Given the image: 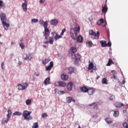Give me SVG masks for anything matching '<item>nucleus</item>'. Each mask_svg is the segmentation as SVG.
<instances>
[{"label": "nucleus", "instance_id": "f257e3e1", "mask_svg": "<svg viewBox=\"0 0 128 128\" xmlns=\"http://www.w3.org/2000/svg\"><path fill=\"white\" fill-rule=\"evenodd\" d=\"M80 28L79 24H76L74 28L70 29V36L73 40H76L78 36V32H80Z\"/></svg>", "mask_w": 128, "mask_h": 128}, {"label": "nucleus", "instance_id": "f03ea898", "mask_svg": "<svg viewBox=\"0 0 128 128\" xmlns=\"http://www.w3.org/2000/svg\"><path fill=\"white\" fill-rule=\"evenodd\" d=\"M30 114L32 112H28V110H24L22 112V116L24 120H30L32 118V116H30Z\"/></svg>", "mask_w": 128, "mask_h": 128}, {"label": "nucleus", "instance_id": "7ed1b4c3", "mask_svg": "<svg viewBox=\"0 0 128 128\" xmlns=\"http://www.w3.org/2000/svg\"><path fill=\"white\" fill-rule=\"evenodd\" d=\"M89 34L91 35L92 38L94 40H95L96 38L98 40L100 38L99 32H97L96 34V32H94V30H90Z\"/></svg>", "mask_w": 128, "mask_h": 128}, {"label": "nucleus", "instance_id": "20e7f679", "mask_svg": "<svg viewBox=\"0 0 128 128\" xmlns=\"http://www.w3.org/2000/svg\"><path fill=\"white\" fill-rule=\"evenodd\" d=\"M48 21L46 20V22H44V32H45L46 36H47V37L48 38V36L50 34V31L49 28H48Z\"/></svg>", "mask_w": 128, "mask_h": 128}, {"label": "nucleus", "instance_id": "39448f33", "mask_svg": "<svg viewBox=\"0 0 128 128\" xmlns=\"http://www.w3.org/2000/svg\"><path fill=\"white\" fill-rule=\"evenodd\" d=\"M74 59V62L75 64H78L79 62V60H80L81 56L80 54H76L73 56Z\"/></svg>", "mask_w": 128, "mask_h": 128}, {"label": "nucleus", "instance_id": "423d86ee", "mask_svg": "<svg viewBox=\"0 0 128 128\" xmlns=\"http://www.w3.org/2000/svg\"><path fill=\"white\" fill-rule=\"evenodd\" d=\"M6 14H4V12H1L0 13V20L2 22L4 28V22L6 20Z\"/></svg>", "mask_w": 128, "mask_h": 128}, {"label": "nucleus", "instance_id": "0eeeda50", "mask_svg": "<svg viewBox=\"0 0 128 128\" xmlns=\"http://www.w3.org/2000/svg\"><path fill=\"white\" fill-rule=\"evenodd\" d=\"M28 84L27 82H25L24 84H18V90H26L28 86Z\"/></svg>", "mask_w": 128, "mask_h": 128}, {"label": "nucleus", "instance_id": "6e6552de", "mask_svg": "<svg viewBox=\"0 0 128 128\" xmlns=\"http://www.w3.org/2000/svg\"><path fill=\"white\" fill-rule=\"evenodd\" d=\"M24 2L22 4V7L23 8V10L24 12H27L28 10V2H27L26 0H24Z\"/></svg>", "mask_w": 128, "mask_h": 128}, {"label": "nucleus", "instance_id": "1a4fd4ad", "mask_svg": "<svg viewBox=\"0 0 128 128\" xmlns=\"http://www.w3.org/2000/svg\"><path fill=\"white\" fill-rule=\"evenodd\" d=\"M88 94H94L96 90L94 88H88Z\"/></svg>", "mask_w": 128, "mask_h": 128}, {"label": "nucleus", "instance_id": "9d476101", "mask_svg": "<svg viewBox=\"0 0 128 128\" xmlns=\"http://www.w3.org/2000/svg\"><path fill=\"white\" fill-rule=\"evenodd\" d=\"M6 20H4V30H9V28H10V24H8L6 22Z\"/></svg>", "mask_w": 128, "mask_h": 128}, {"label": "nucleus", "instance_id": "9b49d317", "mask_svg": "<svg viewBox=\"0 0 128 128\" xmlns=\"http://www.w3.org/2000/svg\"><path fill=\"white\" fill-rule=\"evenodd\" d=\"M66 100L68 104H70V102H72V101L74 102H76L75 100H74L72 98V96H68L66 98Z\"/></svg>", "mask_w": 128, "mask_h": 128}, {"label": "nucleus", "instance_id": "f8f14e48", "mask_svg": "<svg viewBox=\"0 0 128 128\" xmlns=\"http://www.w3.org/2000/svg\"><path fill=\"white\" fill-rule=\"evenodd\" d=\"M58 20L56 18H54V20H52L50 21V24H52V26H56L58 24Z\"/></svg>", "mask_w": 128, "mask_h": 128}, {"label": "nucleus", "instance_id": "ddd939ff", "mask_svg": "<svg viewBox=\"0 0 128 128\" xmlns=\"http://www.w3.org/2000/svg\"><path fill=\"white\" fill-rule=\"evenodd\" d=\"M54 66V62H50L49 66H46V70H50Z\"/></svg>", "mask_w": 128, "mask_h": 128}, {"label": "nucleus", "instance_id": "4468645a", "mask_svg": "<svg viewBox=\"0 0 128 128\" xmlns=\"http://www.w3.org/2000/svg\"><path fill=\"white\" fill-rule=\"evenodd\" d=\"M73 86V82H70L67 84V88L68 90H72Z\"/></svg>", "mask_w": 128, "mask_h": 128}, {"label": "nucleus", "instance_id": "2eb2a0df", "mask_svg": "<svg viewBox=\"0 0 128 128\" xmlns=\"http://www.w3.org/2000/svg\"><path fill=\"white\" fill-rule=\"evenodd\" d=\"M114 106L116 108H122V106H124V104L122 102H117L114 104Z\"/></svg>", "mask_w": 128, "mask_h": 128}, {"label": "nucleus", "instance_id": "dca6fc26", "mask_svg": "<svg viewBox=\"0 0 128 128\" xmlns=\"http://www.w3.org/2000/svg\"><path fill=\"white\" fill-rule=\"evenodd\" d=\"M50 78H46L44 82V84L45 86H47L48 84H50Z\"/></svg>", "mask_w": 128, "mask_h": 128}, {"label": "nucleus", "instance_id": "f3484780", "mask_svg": "<svg viewBox=\"0 0 128 128\" xmlns=\"http://www.w3.org/2000/svg\"><path fill=\"white\" fill-rule=\"evenodd\" d=\"M88 62H89V64H88V68L89 70H91L92 69L94 68V62H91L90 60H89Z\"/></svg>", "mask_w": 128, "mask_h": 128}, {"label": "nucleus", "instance_id": "a211bd4d", "mask_svg": "<svg viewBox=\"0 0 128 128\" xmlns=\"http://www.w3.org/2000/svg\"><path fill=\"white\" fill-rule=\"evenodd\" d=\"M76 42H83L82 36H78V34Z\"/></svg>", "mask_w": 128, "mask_h": 128}, {"label": "nucleus", "instance_id": "6ab92c4d", "mask_svg": "<svg viewBox=\"0 0 128 128\" xmlns=\"http://www.w3.org/2000/svg\"><path fill=\"white\" fill-rule=\"evenodd\" d=\"M80 91L84 92H88V88H86V86H82L80 88Z\"/></svg>", "mask_w": 128, "mask_h": 128}, {"label": "nucleus", "instance_id": "aec40b11", "mask_svg": "<svg viewBox=\"0 0 128 128\" xmlns=\"http://www.w3.org/2000/svg\"><path fill=\"white\" fill-rule=\"evenodd\" d=\"M8 114H7V118H8V122L9 120V118H11V114H12V112L11 110H8Z\"/></svg>", "mask_w": 128, "mask_h": 128}, {"label": "nucleus", "instance_id": "412c9836", "mask_svg": "<svg viewBox=\"0 0 128 128\" xmlns=\"http://www.w3.org/2000/svg\"><path fill=\"white\" fill-rule=\"evenodd\" d=\"M68 76L66 74H64L61 75V78L63 80H68Z\"/></svg>", "mask_w": 128, "mask_h": 128}, {"label": "nucleus", "instance_id": "4be33fe9", "mask_svg": "<svg viewBox=\"0 0 128 128\" xmlns=\"http://www.w3.org/2000/svg\"><path fill=\"white\" fill-rule=\"evenodd\" d=\"M111 64H114V62H113V60L112 58H109L106 66H111Z\"/></svg>", "mask_w": 128, "mask_h": 128}, {"label": "nucleus", "instance_id": "5701e85b", "mask_svg": "<svg viewBox=\"0 0 128 128\" xmlns=\"http://www.w3.org/2000/svg\"><path fill=\"white\" fill-rule=\"evenodd\" d=\"M89 106H94V110H98V104H96V102H92V104H90Z\"/></svg>", "mask_w": 128, "mask_h": 128}, {"label": "nucleus", "instance_id": "b1692460", "mask_svg": "<svg viewBox=\"0 0 128 128\" xmlns=\"http://www.w3.org/2000/svg\"><path fill=\"white\" fill-rule=\"evenodd\" d=\"M58 86H66V82H58Z\"/></svg>", "mask_w": 128, "mask_h": 128}, {"label": "nucleus", "instance_id": "393cba45", "mask_svg": "<svg viewBox=\"0 0 128 128\" xmlns=\"http://www.w3.org/2000/svg\"><path fill=\"white\" fill-rule=\"evenodd\" d=\"M104 18H100V20H98L97 24H98V26H101L102 24H104Z\"/></svg>", "mask_w": 128, "mask_h": 128}, {"label": "nucleus", "instance_id": "a878e982", "mask_svg": "<svg viewBox=\"0 0 128 128\" xmlns=\"http://www.w3.org/2000/svg\"><path fill=\"white\" fill-rule=\"evenodd\" d=\"M100 43L102 44V48L106 46V40H100Z\"/></svg>", "mask_w": 128, "mask_h": 128}, {"label": "nucleus", "instance_id": "bb28decb", "mask_svg": "<svg viewBox=\"0 0 128 128\" xmlns=\"http://www.w3.org/2000/svg\"><path fill=\"white\" fill-rule=\"evenodd\" d=\"M74 68H73L72 66H70L68 68V72L70 74H72V72H74Z\"/></svg>", "mask_w": 128, "mask_h": 128}, {"label": "nucleus", "instance_id": "cd10ccee", "mask_svg": "<svg viewBox=\"0 0 128 128\" xmlns=\"http://www.w3.org/2000/svg\"><path fill=\"white\" fill-rule=\"evenodd\" d=\"M108 12V8L106 4H104V6H102V12L106 13Z\"/></svg>", "mask_w": 128, "mask_h": 128}, {"label": "nucleus", "instance_id": "c85d7f7f", "mask_svg": "<svg viewBox=\"0 0 128 128\" xmlns=\"http://www.w3.org/2000/svg\"><path fill=\"white\" fill-rule=\"evenodd\" d=\"M8 122V116H6V118H4L2 119V124H6Z\"/></svg>", "mask_w": 128, "mask_h": 128}, {"label": "nucleus", "instance_id": "c756f323", "mask_svg": "<svg viewBox=\"0 0 128 128\" xmlns=\"http://www.w3.org/2000/svg\"><path fill=\"white\" fill-rule=\"evenodd\" d=\"M6 6L4 4V2L2 0H0V8H5Z\"/></svg>", "mask_w": 128, "mask_h": 128}, {"label": "nucleus", "instance_id": "7c9ffc66", "mask_svg": "<svg viewBox=\"0 0 128 128\" xmlns=\"http://www.w3.org/2000/svg\"><path fill=\"white\" fill-rule=\"evenodd\" d=\"M70 50L72 54H74L75 52H77L78 50H77L76 48H74V46H72L70 48Z\"/></svg>", "mask_w": 128, "mask_h": 128}, {"label": "nucleus", "instance_id": "2f4dec72", "mask_svg": "<svg viewBox=\"0 0 128 128\" xmlns=\"http://www.w3.org/2000/svg\"><path fill=\"white\" fill-rule=\"evenodd\" d=\"M50 58H47L46 60H44L42 61V63L44 64H48V62H50Z\"/></svg>", "mask_w": 128, "mask_h": 128}, {"label": "nucleus", "instance_id": "473e14b6", "mask_svg": "<svg viewBox=\"0 0 128 128\" xmlns=\"http://www.w3.org/2000/svg\"><path fill=\"white\" fill-rule=\"evenodd\" d=\"M102 84H108V80L106 79V78H102Z\"/></svg>", "mask_w": 128, "mask_h": 128}, {"label": "nucleus", "instance_id": "72a5a7b5", "mask_svg": "<svg viewBox=\"0 0 128 128\" xmlns=\"http://www.w3.org/2000/svg\"><path fill=\"white\" fill-rule=\"evenodd\" d=\"M54 38H52V36H50L49 38V44H54Z\"/></svg>", "mask_w": 128, "mask_h": 128}, {"label": "nucleus", "instance_id": "f704fd0d", "mask_svg": "<svg viewBox=\"0 0 128 128\" xmlns=\"http://www.w3.org/2000/svg\"><path fill=\"white\" fill-rule=\"evenodd\" d=\"M86 46L88 47L92 46V42H90L89 40H86Z\"/></svg>", "mask_w": 128, "mask_h": 128}, {"label": "nucleus", "instance_id": "c9c22d12", "mask_svg": "<svg viewBox=\"0 0 128 128\" xmlns=\"http://www.w3.org/2000/svg\"><path fill=\"white\" fill-rule=\"evenodd\" d=\"M105 120L106 122L108 124H112V120L110 118H107L105 119Z\"/></svg>", "mask_w": 128, "mask_h": 128}, {"label": "nucleus", "instance_id": "e433bc0d", "mask_svg": "<svg viewBox=\"0 0 128 128\" xmlns=\"http://www.w3.org/2000/svg\"><path fill=\"white\" fill-rule=\"evenodd\" d=\"M62 38V36H58V34H56V36L54 37V39L56 40H59L60 38Z\"/></svg>", "mask_w": 128, "mask_h": 128}, {"label": "nucleus", "instance_id": "4c0bfd02", "mask_svg": "<svg viewBox=\"0 0 128 128\" xmlns=\"http://www.w3.org/2000/svg\"><path fill=\"white\" fill-rule=\"evenodd\" d=\"M119 114H120V112H118V110H114V116H118Z\"/></svg>", "mask_w": 128, "mask_h": 128}, {"label": "nucleus", "instance_id": "58836bf2", "mask_svg": "<svg viewBox=\"0 0 128 128\" xmlns=\"http://www.w3.org/2000/svg\"><path fill=\"white\" fill-rule=\"evenodd\" d=\"M123 126L125 128H128V120H127V122H123Z\"/></svg>", "mask_w": 128, "mask_h": 128}, {"label": "nucleus", "instance_id": "ea45409f", "mask_svg": "<svg viewBox=\"0 0 128 128\" xmlns=\"http://www.w3.org/2000/svg\"><path fill=\"white\" fill-rule=\"evenodd\" d=\"M26 57L24 58V60H30L32 58V56H28V54H26Z\"/></svg>", "mask_w": 128, "mask_h": 128}, {"label": "nucleus", "instance_id": "a19ab883", "mask_svg": "<svg viewBox=\"0 0 128 128\" xmlns=\"http://www.w3.org/2000/svg\"><path fill=\"white\" fill-rule=\"evenodd\" d=\"M39 126L38 122H34L32 126V128H38Z\"/></svg>", "mask_w": 128, "mask_h": 128}, {"label": "nucleus", "instance_id": "79ce46f5", "mask_svg": "<svg viewBox=\"0 0 128 128\" xmlns=\"http://www.w3.org/2000/svg\"><path fill=\"white\" fill-rule=\"evenodd\" d=\"M14 116H21V114H22V112H14Z\"/></svg>", "mask_w": 128, "mask_h": 128}, {"label": "nucleus", "instance_id": "37998d69", "mask_svg": "<svg viewBox=\"0 0 128 128\" xmlns=\"http://www.w3.org/2000/svg\"><path fill=\"white\" fill-rule=\"evenodd\" d=\"M26 104L29 105V104H30L32 102V100H31L28 99V100H26Z\"/></svg>", "mask_w": 128, "mask_h": 128}, {"label": "nucleus", "instance_id": "c03bdc74", "mask_svg": "<svg viewBox=\"0 0 128 128\" xmlns=\"http://www.w3.org/2000/svg\"><path fill=\"white\" fill-rule=\"evenodd\" d=\"M66 32V28H64L63 30H62V32L60 34L61 36H64V32Z\"/></svg>", "mask_w": 128, "mask_h": 128}, {"label": "nucleus", "instance_id": "a18cd8bd", "mask_svg": "<svg viewBox=\"0 0 128 128\" xmlns=\"http://www.w3.org/2000/svg\"><path fill=\"white\" fill-rule=\"evenodd\" d=\"M38 22V20L37 18H33L32 20V23Z\"/></svg>", "mask_w": 128, "mask_h": 128}, {"label": "nucleus", "instance_id": "49530a36", "mask_svg": "<svg viewBox=\"0 0 128 128\" xmlns=\"http://www.w3.org/2000/svg\"><path fill=\"white\" fill-rule=\"evenodd\" d=\"M20 46L22 48V50H23L24 48V42H21V44H20Z\"/></svg>", "mask_w": 128, "mask_h": 128}, {"label": "nucleus", "instance_id": "de8ad7c7", "mask_svg": "<svg viewBox=\"0 0 128 128\" xmlns=\"http://www.w3.org/2000/svg\"><path fill=\"white\" fill-rule=\"evenodd\" d=\"M58 94H65V92H64V90H58Z\"/></svg>", "mask_w": 128, "mask_h": 128}, {"label": "nucleus", "instance_id": "09e8293b", "mask_svg": "<svg viewBox=\"0 0 128 128\" xmlns=\"http://www.w3.org/2000/svg\"><path fill=\"white\" fill-rule=\"evenodd\" d=\"M106 46H112V42L109 40V42L106 44Z\"/></svg>", "mask_w": 128, "mask_h": 128}, {"label": "nucleus", "instance_id": "8fccbe9b", "mask_svg": "<svg viewBox=\"0 0 128 128\" xmlns=\"http://www.w3.org/2000/svg\"><path fill=\"white\" fill-rule=\"evenodd\" d=\"M46 116H48V114H46L45 112L42 114V118H46Z\"/></svg>", "mask_w": 128, "mask_h": 128}, {"label": "nucleus", "instance_id": "3c124183", "mask_svg": "<svg viewBox=\"0 0 128 128\" xmlns=\"http://www.w3.org/2000/svg\"><path fill=\"white\" fill-rule=\"evenodd\" d=\"M40 24H44V22L43 20H40Z\"/></svg>", "mask_w": 128, "mask_h": 128}, {"label": "nucleus", "instance_id": "603ef678", "mask_svg": "<svg viewBox=\"0 0 128 128\" xmlns=\"http://www.w3.org/2000/svg\"><path fill=\"white\" fill-rule=\"evenodd\" d=\"M1 66H2V69L3 70H4L5 68H4V62H2Z\"/></svg>", "mask_w": 128, "mask_h": 128}, {"label": "nucleus", "instance_id": "864d4df0", "mask_svg": "<svg viewBox=\"0 0 128 128\" xmlns=\"http://www.w3.org/2000/svg\"><path fill=\"white\" fill-rule=\"evenodd\" d=\"M114 96H111L110 97L109 100H114Z\"/></svg>", "mask_w": 128, "mask_h": 128}, {"label": "nucleus", "instance_id": "5fc2aeb1", "mask_svg": "<svg viewBox=\"0 0 128 128\" xmlns=\"http://www.w3.org/2000/svg\"><path fill=\"white\" fill-rule=\"evenodd\" d=\"M35 74H36V76H39L40 72H35Z\"/></svg>", "mask_w": 128, "mask_h": 128}, {"label": "nucleus", "instance_id": "6e6d98bb", "mask_svg": "<svg viewBox=\"0 0 128 128\" xmlns=\"http://www.w3.org/2000/svg\"><path fill=\"white\" fill-rule=\"evenodd\" d=\"M44 36H45V39L48 40V36H46V32H45V34H44Z\"/></svg>", "mask_w": 128, "mask_h": 128}, {"label": "nucleus", "instance_id": "4d7b16f0", "mask_svg": "<svg viewBox=\"0 0 128 128\" xmlns=\"http://www.w3.org/2000/svg\"><path fill=\"white\" fill-rule=\"evenodd\" d=\"M112 78H114V80H116V74H114L113 76H112Z\"/></svg>", "mask_w": 128, "mask_h": 128}, {"label": "nucleus", "instance_id": "13d9d810", "mask_svg": "<svg viewBox=\"0 0 128 128\" xmlns=\"http://www.w3.org/2000/svg\"><path fill=\"white\" fill-rule=\"evenodd\" d=\"M112 72L113 74H116V72L115 70H112Z\"/></svg>", "mask_w": 128, "mask_h": 128}, {"label": "nucleus", "instance_id": "bf43d9fd", "mask_svg": "<svg viewBox=\"0 0 128 128\" xmlns=\"http://www.w3.org/2000/svg\"><path fill=\"white\" fill-rule=\"evenodd\" d=\"M45 0H40V4H43Z\"/></svg>", "mask_w": 128, "mask_h": 128}, {"label": "nucleus", "instance_id": "052dcab7", "mask_svg": "<svg viewBox=\"0 0 128 128\" xmlns=\"http://www.w3.org/2000/svg\"><path fill=\"white\" fill-rule=\"evenodd\" d=\"M92 118H98V116L96 115V116H93Z\"/></svg>", "mask_w": 128, "mask_h": 128}, {"label": "nucleus", "instance_id": "680f3d73", "mask_svg": "<svg viewBox=\"0 0 128 128\" xmlns=\"http://www.w3.org/2000/svg\"><path fill=\"white\" fill-rule=\"evenodd\" d=\"M125 82H126V80H122V84H125Z\"/></svg>", "mask_w": 128, "mask_h": 128}, {"label": "nucleus", "instance_id": "e2e57ef3", "mask_svg": "<svg viewBox=\"0 0 128 128\" xmlns=\"http://www.w3.org/2000/svg\"><path fill=\"white\" fill-rule=\"evenodd\" d=\"M100 76H96V80H98V78H100Z\"/></svg>", "mask_w": 128, "mask_h": 128}, {"label": "nucleus", "instance_id": "0e129e2a", "mask_svg": "<svg viewBox=\"0 0 128 128\" xmlns=\"http://www.w3.org/2000/svg\"><path fill=\"white\" fill-rule=\"evenodd\" d=\"M22 62H18V64L20 65L22 64Z\"/></svg>", "mask_w": 128, "mask_h": 128}, {"label": "nucleus", "instance_id": "69168bd1", "mask_svg": "<svg viewBox=\"0 0 128 128\" xmlns=\"http://www.w3.org/2000/svg\"><path fill=\"white\" fill-rule=\"evenodd\" d=\"M94 72V68H92L90 70V72Z\"/></svg>", "mask_w": 128, "mask_h": 128}, {"label": "nucleus", "instance_id": "338daca9", "mask_svg": "<svg viewBox=\"0 0 128 128\" xmlns=\"http://www.w3.org/2000/svg\"><path fill=\"white\" fill-rule=\"evenodd\" d=\"M49 42H48V40H46V42H45L46 44H48Z\"/></svg>", "mask_w": 128, "mask_h": 128}, {"label": "nucleus", "instance_id": "774afa93", "mask_svg": "<svg viewBox=\"0 0 128 128\" xmlns=\"http://www.w3.org/2000/svg\"><path fill=\"white\" fill-rule=\"evenodd\" d=\"M11 44H12V45L14 44V42H11Z\"/></svg>", "mask_w": 128, "mask_h": 128}]
</instances>
